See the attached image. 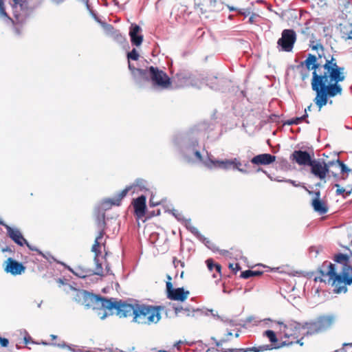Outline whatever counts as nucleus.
Segmentation results:
<instances>
[{
  "label": "nucleus",
  "instance_id": "1",
  "mask_svg": "<svg viewBox=\"0 0 352 352\" xmlns=\"http://www.w3.org/2000/svg\"><path fill=\"white\" fill-rule=\"evenodd\" d=\"M324 72L318 74L317 72H312L311 89L316 94L314 100L319 110L328 102V98L340 95L342 88L338 83L345 79L344 68L338 65L331 66L327 64L322 66Z\"/></svg>",
  "mask_w": 352,
  "mask_h": 352
},
{
  "label": "nucleus",
  "instance_id": "2",
  "mask_svg": "<svg viewBox=\"0 0 352 352\" xmlns=\"http://www.w3.org/2000/svg\"><path fill=\"white\" fill-rule=\"evenodd\" d=\"M318 272L321 276L315 277V281L326 282L324 278L328 277V283L334 287L333 291L336 294L346 293V285H352V266L338 274L336 272V265L326 261L318 268Z\"/></svg>",
  "mask_w": 352,
  "mask_h": 352
},
{
  "label": "nucleus",
  "instance_id": "3",
  "mask_svg": "<svg viewBox=\"0 0 352 352\" xmlns=\"http://www.w3.org/2000/svg\"><path fill=\"white\" fill-rule=\"evenodd\" d=\"M177 152L188 162H201L202 155L198 148L197 138L193 132L176 135L173 140Z\"/></svg>",
  "mask_w": 352,
  "mask_h": 352
},
{
  "label": "nucleus",
  "instance_id": "4",
  "mask_svg": "<svg viewBox=\"0 0 352 352\" xmlns=\"http://www.w3.org/2000/svg\"><path fill=\"white\" fill-rule=\"evenodd\" d=\"M160 310V306L135 304L132 322L142 326L156 324L162 318Z\"/></svg>",
  "mask_w": 352,
  "mask_h": 352
},
{
  "label": "nucleus",
  "instance_id": "5",
  "mask_svg": "<svg viewBox=\"0 0 352 352\" xmlns=\"http://www.w3.org/2000/svg\"><path fill=\"white\" fill-rule=\"evenodd\" d=\"M74 299L78 303L87 308L98 310V315L101 320H104L107 316V313L104 311L107 298L86 290H78Z\"/></svg>",
  "mask_w": 352,
  "mask_h": 352
},
{
  "label": "nucleus",
  "instance_id": "6",
  "mask_svg": "<svg viewBox=\"0 0 352 352\" xmlns=\"http://www.w3.org/2000/svg\"><path fill=\"white\" fill-rule=\"evenodd\" d=\"M142 81L151 82L155 87L168 89L171 85V79L163 70L153 66L145 69Z\"/></svg>",
  "mask_w": 352,
  "mask_h": 352
},
{
  "label": "nucleus",
  "instance_id": "7",
  "mask_svg": "<svg viewBox=\"0 0 352 352\" xmlns=\"http://www.w3.org/2000/svg\"><path fill=\"white\" fill-rule=\"evenodd\" d=\"M105 305L104 311L107 309L109 311L115 310L120 318H126L134 315L135 304H129L122 300L107 298Z\"/></svg>",
  "mask_w": 352,
  "mask_h": 352
},
{
  "label": "nucleus",
  "instance_id": "8",
  "mask_svg": "<svg viewBox=\"0 0 352 352\" xmlns=\"http://www.w3.org/2000/svg\"><path fill=\"white\" fill-rule=\"evenodd\" d=\"M43 0H12L11 6L14 10V16H18L17 10L25 14L32 13L35 9L41 5Z\"/></svg>",
  "mask_w": 352,
  "mask_h": 352
},
{
  "label": "nucleus",
  "instance_id": "9",
  "mask_svg": "<svg viewBox=\"0 0 352 352\" xmlns=\"http://www.w3.org/2000/svg\"><path fill=\"white\" fill-rule=\"evenodd\" d=\"M296 41V34L292 29H285L281 33V37L278 40V47L280 50L287 52L292 51Z\"/></svg>",
  "mask_w": 352,
  "mask_h": 352
},
{
  "label": "nucleus",
  "instance_id": "10",
  "mask_svg": "<svg viewBox=\"0 0 352 352\" xmlns=\"http://www.w3.org/2000/svg\"><path fill=\"white\" fill-rule=\"evenodd\" d=\"M166 287L167 298L172 300L184 302L190 294L184 287L174 288L171 282L166 283Z\"/></svg>",
  "mask_w": 352,
  "mask_h": 352
},
{
  "label": "nucleus",
  "instance_id": "11",
  "mask_svg": "<svg viewBox=\"0 0 352 352\" xmlns=\"http://www.w3.org/2000/svg\"><path fill=\"white\" fill-rule=\"evenodd\" d=\"M277 324L280 326V330L283 331L285 338L296 336L300 329H303V324L294 320H288L285 323L278 321Z\"/></svg>",
  "mask_w": 352,
  "mask_h": 352
},
{
  "label": "nucleus",
  "instance_id": "12",
  "mask_svg": "<svg viewBox=\"0 0 352 352\" xmlns=\"http://www.w3.org/2000/svg\"><path fill=\"white\" fill-rule=\"evenodd\" d=\"M309 166H310L311 173L320 180H324L327 175L330 173V170L326 166H324L322 161L320 160L314 159Z\"/></svg>",
  "mask_w": 352,
  "mask_h": 352
},
{
  "label": "nucleus",
  "instance_id": "13",
  "mask_svg": "<svg viewBox=\"0 0 352 352\" xmlns=\"http://www.w3.org/2000/svg\"><path fill=\"white\" fill-rule=\"evenodd\" d=\"M6 266L4 270L13 276L20 275L25 270V267L12 258H8L5 262Z\"/></svg>",
  "mask_w": 352,
  "mask_h": 352
},
{
  "label": "nucleus",
  "instance_id": "14",
  "mask_svg": "<svg viewBox=\"0 0 352 352\" xmlns=\"http://www.w3.org/2000/svg\"><path fill=\"white\" fill-rule=\"evenodd\" d=\"M290 159L298 165L309 166L314 160L307 151L296 150L291 155Z\"/></svg>",
  "mask_w": 352,
  "mask_h": 352
},
{
  "label": "nucleus",
  "instance_id": "15",
  "mask_svg": "<svg viewBox=\"0 0 352 352\" xmlns=\"http://www.w3.org/2000/svg\"><path fill=\"white\" fill-rule=\"evenodd\" d=\"M8 236L18 245L23 246L26 243V239L23 237L21 231L16 228H12L8 225H5Z\"/></svg>",
  "mask_w": 352,
  "mask_h": 352
},
{
  "label": "nucleus",
  "instance_id": "16",
  "mask_svg": "<svg viewBox=\"0 0 352 352\" xmlns=\"http://www.w3.org/2000/svg\"><path fill=\"white\" fill-rule=\"evenodd\" d=\"M276 160V156L270 153H263L255 155L250 160V162L254 165H269Z\"/></svg>",
  "mask_w": 352,
  "mask_h": 352
},
{
  "label": "nucleus",
  "instance_id": "17",
  "mask_svg": "<svg viewBox=\"0 0 352 352\" xmlns=\"http://www.w3.org/2000/svg\"><path fill=\"white\" fill-rule=\"evenodd\" d=\"M140 27L135 23L131 24L129 30V36L132 45L140 46L143 41V36L140 34Z\"/></svg>",
  "mask_w": 352,
  "mask_h": 352
},
{
  "label": "nucleus",
  "instance_id": "18",
  "mask_svg": "<svg viewBox=\"0 0 352 352\" xmlns=\"http://www.w3.org/2000/svg\"><path fill=\"white\" fill-rule=\"evenodd\" d=\"M352 259V253L351 251L349 253H338L336 254L333 256V261L338 263L342 265V270L344 271L347 267H351Z\"/></svg>",
  "mask_w": 352,
  "mask_h": 352
},
{
  "label": "nucleus",
  "instance_id": "19",
  "mask_svg": "<svg viewBox=\"0 0 352 352\" xmlns=\"http://www.w3.org/2000/svg\"><path fill=\"white\" fill-rule=\"evenodd\" d=\"M135 212L138 217H142L146 213V197L140 195L133 201Z\"/></svg>",
  "mask_w": 352,
  "mask_h": 352
},
{
  "label": "nucleus",
  "instance_id": "20",
  "mask_svg": "<svg viewBox=\"0 0 352 352\" xmlns=\"http://www.w3.org/2000/svg\"><path fill=\"white\" fill-rule=\"evenodd\" d=\"M174 311L176 316H178L179 313L184 312L186 316L188 317H195L196 314L201 315L204 313V309L199 308H192L190 306L182 307V306H177L174 307Z\"/></svg>",
  "mask_w": 352,
  "mask_h": 352
},
{
  "label": "nucleus",
  "instance_id": "21",
  "mask_svg": "<svg viewBox=\"0 0 352 352\" xmlns=\"http://www.w3.org/2000/svg\"><path fill=\"white\" fill-rule=\"evenodd\" d=\"M319 329L324 331L329 329L336 320V316L333 314L320 316L317 318Z\"/></svg>",
  "mask_w": 352,
  "mask_h": 352
},
{
  "label": "nucleus",
  "instance_id": "22",
  "mask_svg": "<svg viewBox=\"0 0 352 352\" xmlns=\"http://www.w3.org/2000/svg\"><path fill=\"white\" fill-rule=\"evenodd\" d=\"M300 65L302 66L305 65L308 71L314 70V72H316L320 66V64L317 63L316 56L311 54L308 55L307 58Z\"/></svg>",
  "mask_w": 352,
  "mask_h": 352
},
{
  "label": "nucleus",
  "instance_id": "23",
  "mask_svg": "<svg viewBox=\"0 0 352 352\" xmlns=\"http://www.w3.org/2000/svg\"><path fill=\"white\" fill-rule=\"evenodd\" d=\"M318 321L317 318L309 322L303 323V329H307V335H313L322 332V330L319 329Z\"/></svg>",
  "mask_w": 352,
  "mask_h": 352
},
{
  "label": "nucleus",
  "instance_id": "24",
  "mask_svg": "<svg viewBox=\"0 0 352 352\" xmlns=\"http://www.w3.org/2000/svg\"><path fill=\"white\" fill-rule=\"evenodd\" d=\"M128 67L131 72V74L135 82L137 84L140 85L145 72V69L135 68L133 65L131 64L130 61H129Z\"/></svg>",
  "mask_w": 352,
  "mask_h": 352
},
{
  "label": "nucleus",
  "instance_id": "25",
  "mask_svg": "<svg viewBox=\"0 0 352 352\" xmlns=\"http://www.w3.org/2000/svg\"><path fill=\"white\" fill-rule=\"evenodd\" d=\"M225 82L223 79H219L217 76L209 77L206 79V85L214 90H221V86L220 84H223Z\"/></svg>",
  "mask_w": 352,
  "mask_h": 352
},
{
  "label": "nucleus",
  "instance_id": "26",
  "mask_svg": "<svg viewBox=\"0 0 352 352\" xmlns=\"http://www.w3.org/2000/svg\"><path fill=\"white\" fill-rule=\"evenodd\" d=\"M96 221L98 229H105V213L100 210V208H95Z\"/></svg>",
  "mask_w": 352,
  "mask_h": 352
},
{
  "label": "nucleus",
  "instance_id": "27",
  "mask_svg": "<svg viewBox=\"0 0 352 352\" xmlns=\"http://www.w3.org/2000/svg\"><path fill=\"white\" fill-rule=\"evenodd\" d=\"M311 205L314 210L320 214H324L327 213L328 211L327 206H326L324 202H323L320 199H314L312 200Z\"/></svg>",
  "mask_w": 352,
  "mask_h": 352
},
{
  "label": "nucleus",
  "instance_id": "28",
  "mask_svg": "<svg viewBox=\"0 0 352 352\" xmlns=\"http://www.w3.org/2000/svg\"><path fill=\"white\" fill-rule=\"evenodd\" d=\"M230 170H238L243 174H248L247 169L242 168V163L238 158H232L229 160Z\"/></svg>",
  "mask_w": 352,
  "mask_h": 352
},
{
  "label": "nucleus",
  "instance_id": "29",
  "mask_svg": "<svg viewBox=\"0 0 352 352\" xmlns=\"http://www.w3.org/2000/svg\"><path fill=\"white\" fill-rule=\"evenodd\" d=\"M183 224L188 230H189L192 234H193L197 237V239L203 238V235L199 232L198 229L191 224L190 219H187L186 220H185Z\"/></svg>",
  "mask_w": 352,
  "mask_h": 352
},
{
  "label": "nucleus",
  "instance_id": "30",
  "mask_svg": "<svg viewBox=\"0 0 352 352\" xmlns=\"http://www.w3.org/2000/svg\"><path fill=\"white\" fill-rule=\"evenodd\" d=\"M112 206H116L115 199H105L96 208H100V210L105 213V211L110 209Z\"/></svg>",
  "mask_w": 352,
  "mask_h": 352
},
{
  "label": "nucleus",
  "instance_id": "31",
  "mask_svg": "<svg viewBox=\"0 0 352 352\" xmlns=\"http://www.w3.org/2000/svg\"><path fill=\"white\" fill-rule=\"evenodd\" d=\"M132 188L138 187L140 190H148V182L145 179L139 178L135 179V182L133 185H131Z\"/></svg>",
  "mask_w": 352,
  "mask_h": 352
},
{
  "label": "nucleus",
  "instance_id": "32",
  "mask_svg": "<svg viewBox=\"0 0 352 352\" xmlns=\"http://www.w3.org/2000/svg\"><path fill=\"white\" fill-rule=\"evenodd\" d=\"M132 188V186H129L126 187L124 190L120 191L113 199L116 201V206H120L121 200L126 195L128 192Z\"/></svg>",
  "mask_w": 352,
  "mask_h": 352
},
{
  "label": "nucleus",
  "instance_id": "33",
  "mask_svg": "<svg viewBox=\"0 0 352 352\" xmlns=\"http://www.w3.org/2000/svg\"><path fill=\"white\" fill-rule=\"evenodd\" d=\"M0 17L3 18L5 21L9 23L12 22V19L8 15L6 12V8L3 0H0Z\"/></svg>",
  "mask_w": 352,
  "mask_h": 352
},
{
  "label": "nucleus",
  "instance_id": "34",
  "mask_svg": "<svg viewBox=\"0 0 352 352\" xmlns=\"http://www.w3.org/2000/svg\"><path fill=\"white\" fill-rule=\"evenodd\" d=\"M200 241L204 243L205 245L210 250H211L212 252H216L219 251V248L216 246L214 243H213L211 241H210L208 238H206L203 235L202 239H199Z\"/></svg>",
  "mask_w": 352,
  "mask_h": 352
},
{
  "label": "nucleus",
  "instance_id": "35",
  "mask_svg": "<svg viewBox=\"0 0 352 352\" xmlns=\"http://www.w3.org/2000/svg\"><path fill=\"white\" fill-rule=\"evenodd\" d=\"M94 262L96 263V268L94 271V274L98 276H103L102 263H100L98 256H97V254L94 256Z\"/></svg>",
  "mask_w": 352,
  "mask_h": 352
},
{
  "label": "nucleus",
  "instance_id": "36",
  "mask_svg": "<svg viewBox=\"0 0 352 352\" xmlns=\"http://www.w3.org/2000/svg\"><path fill=\"white\" fill-rule=\"evenodd\" d=\"M105 29L107 31L112 32V34H113L115 38H116L118 41L121 42L124 39L123 36L119 32V31L115 30L113 27L111 25L106 24L105 25Z\"/></svg>",
  "mask_w": 352,
  "mask_h": 352
},
{
  "label": "nucleus",
  "instance_id": "37",
  "mask_svg": "<svg viewBox=\"0 0 352 352\" xmlns=\"http://www.w3.org/2000/svg\"><path fill=\"white\" fill-rule=\"evenodd\" d=\"M263 335L266 336L269 339L270 342L272 344L276 343L278 341L276 333L272 330L265 331Z\"/></svg>",
  "mask_w": 352,
  "mask_h": 352
},
{
  "label": "nucleus",
  "instance_id": "38",
  "mask_svg": "<svg viewBox=\"0 0 352 352\" xmlns=\"http://www.w3.org/2000/svg\"><path fill=\"white\" fill-rule=\"evenodd\" d=\"M221 162H222V160H212L210 158H209L208 160V162L206 164V165L209 168H212L213 167H217V168H220L221 166Z\"/></svg>",
  "mask_w": 352,
  "mask_h": 352
},
{
  "label": "nucleus",
  "instance_id": "39",
  "mask_svg": "<svg viewBox=\"0 0 352 352\" xmlns=\"http://www.w3.org/2000/svg\"><path fill=\"white\" fill-rule=\"evenodd\" d=\"M170 212H171V214L175 217V219L182 222V223L184 222L185 220H186L187 219H185L184 217H183V214L179 212L177 210H175V209H172L171 210H169Z\"/></svg>",
  "mask_w": 352,
  "mask_h": 352
},
{
  "label": "nucleus",
  "instance_id": "40",
  "mask_svg": "<svg viewBox=\"0 0 352 352\" xmlns=\"http://www.w3.org/2000/svg\"><path fill=\"white\" fill-rule=\"evenodd\" d=\"M139 53L135 49H133L131 52L127 53V58L129 61H130V60H137L139 58Z\"/></svg>",
  "mask_w": 352,
  "mask_h": 352
},
{
  "label": "nucleus",
  "instance_id": "41",
  "mask_svg": "<svg viewBox=\"0 0 352 352\" xmlns=\"http://www.w3.org/2000/svg\"><path fill=\"white\" fill-rule=\"evenodd\" d=\"M336 162L337 165H338L339 167L340 168L341 173L351 172V170L349 168H348L346 165L339 159L336 160Z\"/></svg>",
  "mask_w": 352,
  "mask_h": 352
},
{
  "label": "nucleus",
  "instance_id": "42",
  "mask_svg": "<svg viewBox=\"0 0 352 352\" xmlns=\"http://www.w3.org/2000/svg\"><path fill=\"white\" fill-rule=\"evenodd\" d=\"M68 270L70 272H72L74 275L81 278H84L88 275L86 274L85 272L82 270H76V271H74L70 267H68Z\"/></svg>",
  "mask_w": 352,
  "mask_h": 352
},
{
  "label": "nucleus",
  "instance_id": "43",
  "mask_svg": "<svg viewBox=\"0 0 352 352\" xmlns=\"http://www.w3.org/2000/svg\"><path fill=\"white\" fill-rule=\"evenodd\" d=\"M294 342H287V341H283L281 342L279 344H274L273 346V348L274 349H280L283 346H292V344H294Z\"/></svg>",
  "mask_w": 352,
  "mask_h": 352
},
{
  "label": "nucleus",
  "instance_id": "44",
  "mask_svg": "<svg viewBox=\"0 0 352 352\" xmlns=\"http://www.w3.org/2000/svg\"><path fill=\"white\" fill-rule=\"evenodd\" d=\"M301 122V118H299L298 117L289 119L286 120L284 123L285 125H292V124H298Z\"/></svg>",
  "mask_w": 352,
  "mask_h": 352
},
{
  "label": "nucleus",
  "instance_id": "45",
  "mask_svg": "<svg viewBox=\"0 0 352 352\" xmlns=\"http://www.w3.org/2000/svg\"><path fill=\"white\" fill-rule=\"evenodd\" d=\"M252 273L253 272L251 270H245L241 273L240 277L244 279H248L252 277Z\"/></svg>",
  "mask_w": 352,
  "mask_h": 352
},
{
  "label": "nucleus",
  "instance_id": "46",
  "mask_svg": "<svg viewBox=\"0 0 352 352\" xmlns=\"http://www.w3.org/2000/svg\"><path fill=\"white\" fill-rule=\"evenodd\" d=\"M208 312H211L212 314V316L216 318V319H219L220 320H223V317L219 316L218 314H214L213 313V310L212 309H204V313L201 314V315H206V316H208Z\"/></svg>",
  "mask_w": 352,
  "mask_h": 352
},
{
  "label": "nucleus",
  "instance_id": "47",
  "mask_svg": "<svg viewBox=\"0 0 352 352\" xmlns=\"http://www.w3.org/2000/svg\"><path fill=\"white\" fill-rule=\"evenodd\" d=\"M100 244V241H94L91 248V251L95 253V255L97 254V256H99V254H100V252L99 250Z\"/></svg>",
  "mask_w": 352,
  "mask_h": 352
},
{
  "label": "nucleus",
  "instance_id": "48",
  "mask_svg": "<svg viewBox=\"0 0 352 352\" xmlns=\"http://www.w3.org/2000/svg\"><path fill=\"white\" fill-rule=\"evenodd\" d=\"M25 245H26V246L30 250H32V251H36L39 254L42 255L43 257L45 258H47L46 256L43 254V252L41 251H40L37 248L34 247V246H32L27 241H26V243H25Z\"/></svg>",
  "mask_w": 352,
  "mask_h": 352
},
{
  "label": "nucleus",
  "instance_id": "49",
  "mask_svg": "<svg viewBox=\"0 0 352 352\" xmlns=\"http://www.w3.org/2000/svg\"><path fill=\"white\" fill-rule=\"evenodd\" d=\"M229 268L231 269L235 274L241 270V266L239 263L233 264L230 263L228 265Z\"/></svg>",
  "mask_w": 352,
  "mask_h": 352
},
{
  "label": "nucleus",
  "instance_id": "50",
  "mask_svg": "<svg viewBox=\"0 0 352 352\" xmlns=\"http://www.w3.org/2000/svg\"><path fill=\"white\" fill-rule=\"evenodd\" d=\"M207 267L210 271H212L215 268V263L212 258H208L206 261Z\"/></svg>",
  "mask_w": 352,
  "mask_h": 352
},
{
  "label": "nucleus",
  "instance_id": "51",
  "mask_svg": "<svg viewBox=\"0 0 352 352\" xmlns=\"http://www.w3.org/2000/svg\"><path fill=\"white\" fill-rule=\"evenodd\" d=\"M221 166L220 167L221 169L223 170H230V165H229V160H222V162H221Z\"/></svg>",
  "mask_w": 352,
  "mask_h": 352
},
{
  "label": "nucleus",
  "instance_id": "52",
  "mask_svg": "<svg viewBox=\"0 0 352 352\" xmlns=\"http://www.w3.org/2000/svg\"><path fill=\"white\" fill-rule=\"evenodd\" d=\"M327 64H329V65L331 66L332 67H334V66L338 65L336 59L333 56H331V58L330 60L327 59L323 66H326Z\"/></svg>",
  "mask_w": 352,
  "mask_h": 352
},
{
  "label": "nucleus",
  "instance_id": "53",
  "mask_svg": "<svg viewBox=\"0 0 352 352\" xmlns=\"http://www.w3.org/2000/svg\"><path fill=\"white\" fill-rule=\"evenodd\" d=\"M310 47L312 48V50H320L322 53L324 52V47L323 46L320 44V43H316V44H311L310 45Z\"/></svg>",
  "mask_w": 352,
  "mask_h": 352
},
{
  "label": "nucleus",
  "instance_id": "54",
  "mask_svg": "<svg viewBox=\"0 0 352 352\" xmlns=\"http://www.w3.org/2000/svg\"><path fill=\"white\" fill-rule=\"evenodd\" d=\"M335 187H337V190L336 191L337 195H344L345 189L344 188L340 187V186L338 184H336Z\"/></svg>",
  "mask_w": 352,
  "mask_h": 352
},
{
  "label": "nucleus",
  "instance_id": "55",
  "mask_svg": "<svg viewBox=\"0 0 352 352\" xmlns=\"http://www.w3.org/2000/svg\"><path fill=\"white\" fill-rule=\"evenodd\" d=\"M52 345L57 346L59 348H67L68 349H71V345H68L66 342H62L61 343L56 344V343H52Z\"/></svg>",
  "mask_w": 352,
  "mask_h": 352
},
{
  "label": "nucleus",
  "instance_id": "56",
  "mask_svg": "<svg viewBox=\"0 0 352 352\" xmlns=\"http://www.w3.org/2000/svg\"><path fill=\"white\" fill-rule=\"evenodd\" d=\"M224 352H248V348L245 349H231L226 351H223Z\"/></svg>",
  "mask_w": 352,
  "mask_h": 352
},
{
  "label": "nucleus",
  "instance_id": "57",
  "mask_svg": "<svg viewBox=\"0 0 352 352\" xmlns=\"http://www.w3.org/2000/svg\"><path fill=\"white\" fill-rule=\"evenodd\" d=\"M9 340L6 338L0 337V344L3 347H6L8 346Z\"/></svg>",
  "mask_w": 352,
  "mask_h": 352
},
{
  "label": "nucleus",
  "instance_id": "58",
  "mask_svg": "<svg viewBox=\"0 0 352 352\" xmlns=\"http://www.w3.org/2000/svg\"><path fill=\"white\" fill-rule=\"evenodd\" d=\"M105 229H98V235L96 236L95 241H100V240L103 237L104 234Z\"/></svg>",
  "mask_w": 352,
  "mask_h": 352
},
{
  "label": "nucleus",
  "instance_id": "59",
  "mask_svg": "<svg viewBox=\"0 0 352 352\" xmlns=\"http://www.w3.org/2000/svg\"><path fill=\"white\" fill-rule=\"evenodd\" d=\"M258 349H259V350H261V351H267V350H271V349H273L274 348H273V346H271L269 344H265V345L259 346Z\"/></svg>",
  "mask_w": 352,
  "mask_h": 352
},
{
  "label": "nucleus",
  "instance_id": "60",
  "mask_svg": "<svg viewBox=\"0 0 352 352\" xmlns=\"http://www.w3.org/2000/svg\"><path fill=\"white\" fill-rule=\"evenodd\" d=\"M322 162L324 164V166H326L328 169H329L331 166L337 164L336 160L329 161L327 163L324 162V161H322Z\"/></svg>",
  "mask_w": 352,
  "mask_h": 352
},
{
  "label": "nucleus",
  "instance_id": "61",
  "mask_svg": "<svg viewBox=\"0 0 352 352\" xmlns=\"http://www.w3.org/2000/svg\"><path fill=\"white\" fill-rule=\"evenodd\" d=\"M211 339L214 341L217 346H220L223 342H225L226 341L225 339L217 340L214 337H212Z\"/></svg>",
  "mask_w": 352,
  "mask_h": 352
},
{
  "label": "nucleus",
  "instance_id": "62",
  "mask_svg": "<svg viewBox=\"0 0 352 352\" xmlns=\"http://www.w3.org/2000/svg\"><path fill=\"white\" fill-rule=\"evenodd\" d=\"M1 251H2L3 252H10V254H13V253H14V250H12L11 249V248H10V247H9V246H5V247H3V248H1Z\"/></svg>",
  "mask_w": 352,
  "mask_h": 352
},
{
  "label": "nucleus",
  "instance_id": "63",
  "mask_svg": "<svg viewBox=\"0 0 352 352\" xmlns=\"http://www.w3.org/2000/svg\"><path fill=\"white\" fill-rule=\"evenodd\" d=\"M214 269L217 271V272H218L219 276L221 277V266L219 264H218V263H215V268Z\"/></svg>",
  "mask_w": 352,
  "mask_h": 352
},
{
  "label": "nucleus",
  "instance_id": "64",
  "mask_svg": "<svg viewBox=\"0 0 352 352\" xmlns=\"http://www.w3.org/2000/svg\"><path fill=\"white\" fill-rule=\"evenodd\" d=\"M238 12L239 14L243 15L245 16H247L250 14V12L248 10H239Z\"/></svg>",
  "mask_w": 352,
  "mask_h": 352
}]
</instances>
